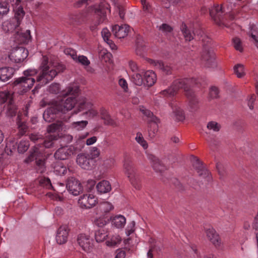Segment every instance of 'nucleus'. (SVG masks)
<instances>
[{
	"instance_id": "f03ea898",
	"label": "nucleus",
	"mask_w": 258,
	"mask_h": 258,
	"mask_svg": "<svg viewBox=\"0 0 258 258\" xmlns=\"http://www.w3.org/2000/svg\"><path fill=\"white\" fill-rule=\"evenodd\" d=\"M198 83L194 78L179 79L174 80L171 85L160 92L161 96L164 98H173L178 93L179 89H182L188 100V105L192 111L199 107V100L194 91L190 89L191 84Z\"/></svg>"
},
{
	"instance_id": "0eeeda50",
	"label": "nucleus",
	"mask_w": 258,
	"mask_h": 258,
	"mask_svg": "<svg viewBox=\"0 0 258 258\" xmlns=\"http://www.w3.org/2000/svg\"><path fill=\"white\" fill-rule=\"evenodd\" d=\"M30 139L36 143L35 146L29 152L28 159L24 161H43L42 157V149L41 148H49L53 144V141L57 139L55 134H50L47 138L44 139L39 134H32L30 135Z\"/></svg>"
},
{
	"instance_id": "4d7b16f0",
	"label": "nucleus",
	"mask_w": 258,
	"mask_h": 258,
	"mask_svg": "<svg viewBox=\"0 0 258 258\" xmlns=\"http://www.w3.org/2000/svg\"><path fill=\"white\" fill-rule=\"evenodd\" d=\"M94 223L98 227H102L106 225L107 221L103 218H99L95 220Z\"/></svg>"
},
{
	"instance_id": "aec40b11",
	"label": "nucleus",
	"mask_w": 258,
	"mask_h": 258,
	"mask_svg": "<svg viewBox=\"0 0 258 258\" xmlns=\"http://www.w3.org/2000/svg\"><path fill=\"white\" fill-rule=\"evenodd\" d=\"M206 234L209 241H210L215 247L220 246L221 241L219 234L213 228H210L206 230Z\"/></svg>"
},
{
	"instance_id": "ddd939ff",
	"label": "nucleus",
	"mask_w": 258,
	"mask_h": 258,
	"mask_svg": "<svg viewBox=\"0 0 258 258\" xmlns=\"http://www.w3.org/2000/svg\"><path fill=\"white\" fill-rule=\"evenodd\" d=\"M28 55V51L24 47L20 46L14 48L9 55V59L13 62L20 63Z\"/></svg>"
},
{
	"instance_id": "e2e57ef3",
	"label": "nucleus",
	"mask_w": 258,
	"mask_h": 258,
	"mask_svg": "<svg viewBox=\"0 0 258 258\" xmlns=\"http://www.w3.org/2000/svg\"><path fill=\"white\" fill-rule=\"evenodd\" d=\"M118 84L124 91H127L128 86L127 83L125 79L123 78L120 79L118 81Z\"/></svg>"
},
{
	"instance_id": "c756f323",
	"label": "nucleus",
	"mask_w": 258,
	"mask_h": 258,
	"mask_svg": "<svg viewBox=\"0 0 258 258\" xmlns=\"http://www.w3.org/2000/svg\"><path fill=\"white\" fill-rule=\"evenodd\" d=\"M123 167L124 172L129 179L137 174L136 169L132 162H125L123 164Z\"/></svg>"
},
{
	"instance_id": "6e6552de",
	"label": "nucleus",
	"mask_w": 258,
	"mask_h": 258,
	"mask_svg": "<svg viewBox=\"0 0 258 258\" xmlns=\"http://www.w3.org/2000/svg\"><path fill=\"white\" fill-rule=\"evenodd\" d=\"M40 73L36 78L38 85L32 90L33 94L37 92L38 89L52 81L57 75V72L52 67V63L49 61L48 56H43L42 62L39 67Z\"/></svg>"
},
{
	"instance_id": "20e7f679",
	"label": "nucleus",
	"mask_w": 258,
	"mask_h": 258,
	"mask_svg": "<svg viewBox=\"0 0 258 258\" xmlns=\"http://www.w3.org/2000/svg\"><path fill=\"white\" fill-rule=\"evenodd\" d=\"M180 29L186 41H190L195 38L203 42L204 48L201 53L202 63L207 68H215L217 66L215 54L210 51L208 46L210 39L204 33L203 30L198 28L191 31L184 23L182 24Z\"/></svg>"
},
{
	"instance_id": "f8f14e48",
	"label": "nucleus",
	"mask_w": 258,
	"mask_h": 258,
	"mask_svg": "<svg viewBox=\"0 0 258 258\" xmlns=\"http://www.w3.org/2000/svg\"><path fill=\"white\" fill-rule=\"evenodd\" d=\"M140 111L148 118L149 122V135L151 138L154 137L158 130V123L159 119L149 110L144 106H140Z\"/></svg>"
},
{
	"instance_id": "423d86ee",
	"label": "nucleus",
	"mask_w": 258,
	"mask_h": 258,
	"mask_svg": "<svg viewBox=\"0 0 258 258\" xmlns=\"http://www.w3.org/2000/svg\"><path fill=\"white\" fill-rule=\"evenodd\" d=\"M107 10L110 12L109 4L105 2H102L98 4L88 7L83 14L75 16L74 19L77 23H80L84 22L86 17H90L91 20L90 28L91 31H94L107 19Z\"/></svg>"
},
{
	"instance_id": "a19ab883",
	"label": "nucleus",
	"mask_w": 258,
	"mask_h": 258,
	"mask_svg": "<svg viewBox=\"0 0 258 258\" xmlns=\"http://www.w3.org/2000/svg\"><path fill=\"white\" fill-rule=\"evenodd\" d=\"M88 122L86 120L74 122L72 123V126L77 131L83 130L88 124Z\"/></svg>"
},
{
	"instance_id": "774afa93",
	"label": "nucleus",
	"mask_w": 258,
	"mask_h": 258,
	"mask_svg": "<svg viewBox=\"0 0 258 258\" xmlns=\"http://www.w3.org/2000/svg\"><path fill=\"white\" fill-rule=\"evenodd\" d=\"M97 138L95 136L88 139L86 140V144L88 146L92 145L96 142Z\"/></svg>"
},
{
	"instance_id": "a878e982",
	"label": "nucleus",
	"mask_w": 258,
	"mask_h": 258,
	"mask_svg": "<svg viewBox=\"0 0 258 258\" xmlns=\"http://www.w3.org/2000/svg\"><path fill=\"white\" fill-rule=\"evenodd\" d=\"M15 70L12 68L3 67L0 69V80L5 82L12 77Z\"/></svg>"
},
{
	"instance_id": "473e14b6",
	"label": "nucleus",
	"mask_w": 258,
	"mask_h": 258,
	"mask_svg": "<svg viewBox=\"0 0 258 258\" xmlns=\"http://www.w3.org/2000/svg\"><path fill=\"white\" fill-rule=\"evenodd\" d=\"M108 234L104 229H99L96 231L95 237L97 242H101L104 241L108 237Z\"/></svg>"
},
{
	"instance_id": "b1692460",
	"label": "nucleus",
	"mask_w": 258,
	"mask_h": 258,
	"mask_svg": "<svg viewBox=\"0 0 258 258\" xmlns=\"http://www.w3.org/2000/svg\"><path fill=\"white\" fill-rule=\"evenodd\" d=\"M148 62L155 66L157 68L161 70L167 75H169L171 73L172 69L171 67L164 64L162 61L149 59Z\"/></svg>"
},
{
	"instance_id": "2f4dec72",
	"label": "nucleus",
	"mask_w": 258,
	"mask_h": 258,
	"mask_svg": "<svg viewBox=\"0 0 258 258\" xmlns=\"http://www.w3.org/2000/svg\"><path fill=\"white\" fill-rule=\"evenodd\" d=\"M143 73V71L141 70V72H136L133 74L131 77L132 81L137 86H141L144 83V78L141 73Z\"/></svg>"
},
{
	"instance_id": "6ab92c4d",
	"label": "nucleus",
	"mask_w": 258,
	"mask_h": 258,
	"mask_svg": "<svg viewBox=\"0 0 258 258\" xmlns=\"http://www.w3.org/2000/svg\"><path fill=\"white\" fill-rule=\"evenodd\" d=\"M78 242L82 249L87 252L90 251L92 248V240L89 236L85 234H80L78 238Z\"/></svg>"
},
{
	"instance_id": "4c0bfd02",
	"label": "nucleus",
	"mask_w": 258,
	"mask_h": 258,
	"mask_svg": "<svg viewBox=\"0 0 258 258\" xmlns=\"http://www.w3.org/2000/svg\"><path fill=\"white\" fill-rule=\"evenodd\" d=\"M234 72L238 78H242L245 74L244 67L241 64H237L234 66Z\"/></svg>"
},
{
	"instance_id": "5fc2aeb1",
	"label": "nucleus",
	"mask_w": 258,
	"mask_h": 258,
	"mask_svg": "<svg viewBox=\"0 0 258 258\" xmlns=\"http://www.w3.org/2000/svg\"><path fill=\"white\" fill-rule=\"evenodd\" d=\"M101 35L104 39V40L107 42V41H109L110 40L109 39V37L110 36V33L109 31L107 28H104L102 29L101 31Z\"/></svg>"
},
{
	"instance_id": "bf43d9fd",
	"label": "nucleus",
	"mask_w": 258,
	"mask_h": 258,
	"mask_svg": "<svg viewBox=\"0 0 258 258\" xmlns=\"http://www.w3.org/2000/svg\"><path fill=\"white\" fill-rule=\"evenodd\" d=\"M256 99V96L255 95H251L249 98L248 99L247 104L250 109L252 110L253 108V103L254 102Z\"/></svg>"
},
{
	"instance_id": "338daca9",
	"label": "nucleus",
	"mask_w": 258,
	"mask_h": 258,
	"mask_svg": "<svg viewBox=\"0 0 258 258\" xmlns=\"http://www.w3.org/2000/svg\"><path fill=\"white\" fill-rule=\"evenodd\" d=\"M100 151L96 147H93L91 150V155L92 158H95L99 156Z\"/></svg>"
},
{
	"instance_id": "a211bd4d",
	"label": "nucleus",
	"mask_w": 258,
	"mask_h": 258,
	"mask_svg": "<svg viewBox=\"0 0 258 258\" xmlns=\"http://www.w3.org/2000/svg\"><path fill=\"white\" fill-rule=\"evenodd\" d=\"M166 99H169V104L170 106L171 107L173 112L176 117V119L178 120H182L184 119V113L182 109H180L177 105L176 103V101L174 98V97L173 98H166Z\"/></svg>"
},
{
	"instance_id": "de8ad7c7",
	"label": "nucleus",
	"mask_w": 258,
	"mask_h": 258,
	"mask_svg": "<svg viewBox=\"0 0 258 258\" xmlns=\"http://www.w3.org/2000/svg\"><path fill=\"white\" fill-rule=\"evenodd\" d=\"M60 86L59 84L54 83L51 85L49 88L48 91L53 94H57L60 91Z\"/></svg>"
},
{
	"instance_id": "13d9d810",
	"label": "nucleus",
	"mask_w": 258,
	"mask_h": 258,
	"mask_svg": "<svg viewBox=\"0 0 258 258\" xmlns=\"http://www.w3.org/2000/svg\"><path fill=\"white\" fill-rule=\"evenodd\" d=\"M63 149L60 148L58 149L54 154V157L56 159L58 160H63L64 159V154H61L63 152Z\"/></svg>"
},
{
	"instance_id": "49530a36",
	"label": "nucleus",
	"mask_w": 258,
	"mask_h": 258,
	"mask_svg": "<svg viewBox=\"0 0 258 258\" xmlns=\"http://www.w3.org/2000/svg\"><path fill=\"white\" fill-rule=\"evenodd\" d=\"M143 11L146 13H152L153 8L151 5L146 0H140Z\"/></svg>"
},
{
	"instance_id": "c9c22d12",
	"label": "nucleus",
	"mask_w": 258,
	"mask_h": 258,
	"mask_svg": "<svg viewBox=\"0 0 258 258\" xmlns=\"http://www.w3.org/2000/svg\"><path fill=\"white\" fill-rule=\"evenodd\" d=\"M121 242V238L118 235H113L110 240L106 241L108 246L114 247Z\"/></svg>"
},
{
	"instance_id": "4468645a",
	"label": "nucleus",
	"mask_w": 258,
	"mask_h": 258,
	"mask_svg": "<svg viewBox=\"0 0 258 258\" xmlns=\"http://www.w3.org/2000/svg\"><path fill=\"white\" fill-rule=\"evenodd\" d=\"M0 99L4 103L8 102L7 113L9 115L13 116L15 115L17 112V108L13 103V100L11 97L10 92L7 91L0 93Z\"/></svg>"
},
{
	"instance_id": "72a5a7b5",
	"label": "nucleus",
	"mask_w": 258,
	"mask_h": 258,
	"mask_svg": "<svg viewBox=\"0 0 258 258\" xmlns=\"http://www.w3.org/2000/svg\"><path fill=\"white\" fill-rule=\"evenodd\" d=\"M56 240L59 244H62L64 243V227L63 226H61L57 230Z\"/></svg>"
},
{
	"instance_id": "3c124183",
	"label": "nucleus",
	"mask_w": 258,
	"mask_h": 258,
	"mask_svg": "<svg viewBox=\"0 0 258 258\" xmlns=\"http://www.w3.org/2000/svg\"><path fill=\"white\" fill-rule=\"evenodd\" d=\"M209 96L211 98H217L219 96V90L218 89L215 87H212L210 88Z\"/></svg>"
},
{
	"instance_id": "4be33fe9",
	"label": "nucleus",
	"mask_w": 258,
	"mask_h": 258,
	"mask_svg": "<svg viewBox=\"0 0 258 258\" xmlns=\"http://www.w3.org/2000/svg\"><path fill=\"white\" fill-rule=\"evenodd\" d=\"M100 116L101 119L103 120L104 124L107 125H116L115 121L111 118L108 111L104 107H101L99 110Z\"/></svg>"
},
{
	"instance_id": "603ef678",
	"label": "nucleus",
	"mask_w": 258,
	"mask_h": 258,
	"mask_svg": "<svg viewBox=\"0 0 258 258\" xmlns=\"http://www.w3.org/2000/svg\"><path fill=\"white\" fill-rule=\"evenodd\" d=\"M88 5V0H79L74 4V7L76 8H81Z\"/></svg>"
},
{
	"instance_id": "052dcab7",
	"label": "nucleus",
	"mask_w": 258,
	"mask_h": 258,
	"mask_svg": "<svg viewBox=\"0 0 258 258\" xmlns=\"http://www.w3.org/2000/svg\"><path fill=\"white\" fill-rule=\"evenodd\" d=\"M129 252V249L118 250L115 258H125L126 252Z\"/></svg>"
},
{
	"instance_id": "0e129e2a",
	"label": "nucleus",
	"mask_w": 258,
	"mask_h": 258,
	"mask_svg": "<svg viewBox=\"0 0 258 258\" xmlns=\"http://www.w3.org/2000/svg\"><path fill=\"white\" fill-rule=\"evenodd\" d=\"M135 222L132 221L131 223L130 226L127 227V229H126L127 234L128 235L131 234L135 231Z\"/></svg>"
},
{
	"instance_id": "8fccbe9b",
	"label": "nucleus",
	"mask_w": 258,
	"mask_h": 258,
	"mask_svg": "<svg viewBox=\"0 0 258 258\" xmlns=\"http://www.w3.org/2000/svg\"><path fill=\"white\" fill-rule=\"evenodd\" d=\"M128 66L133 73L141 72V70L139 69L136 62L133 60H130L128 61Z\"/></svg>"
},
{
	"instance_id": "1a4fd4ad",
	"label": "nucleus",
	"mask_w": 258,
	"mask_h": 258,
	"mask_svg": "<svg viewBox=\"0 0 258 258\" xmlns=\"http://www.w3.org/2000/svg\"><path fill=\"white\" fill-rule=\"evenodd\" d=\"M37 74L34 69H29L23 72V77L17 78L14 82V89L15 93L23 95L33 86L35 79L33 77Z\"/></svg>"
},
{
	"instance_id": "cd10ccee",
	"label": "nucleus",
	"mask_w": 258,
	"mask_h": 258,
	"mask_svg": "<svg viewBox=\"0 0 258 258\" xmlns=\"http://www.w3.org/2000/svg\"><path fill=\"white\" fill-rule=\"evenodd\" d=\"M96 188L99 192L105 194L111 190V186L109 181L104 180L99 182L97 184Z\"/></svg>"
},
{
	"instance_id": "ea45409f",
	"label": "nucleus",
	"mask_w": 258,
	"mask_h": 258,
	"mask_svg": "<svg viewBox=\"0 0 258 258\" xmlns=\"http://www.w3.org/2000/svg\"><path fill=\"white\" fill-rule=\"evenodd\" d=\"M152 166L157 172H162L167 169L166 166L163 162H153Z\"/></svg>"
},
{
	"instance_id": "69168bd1",
	"label": "nucleus",
	"mask_w": 258,
	"mask_h": 258,
	"mask_svg": "<svg viewBox=\"0 0 258 258\" xmlns=\"http://www.w3.org/2000/svg\"><path fill=\"white\" fill-rule=\"evenodd\" d=\"M78 163L79 166L83 169L89 170L91 168L90 162H78Z\"/></svg>"
},
{
	"instance_id": "7ed1b4c3",
	"label": "nucleus",
	"mask_w": 258,
	"mask_h": 258,
	"mask_svg": "<svg viewBox=\"0 0 258 258\" xmlns=\"http://www.w3.org/2000/svg\"><path fill=\"white\" fill-rule=\"evenodd\" d=\"M17 123L18 132L15 134L16 131H14L11 133L10 139L7 143L4 150L0 148V160L9 159L8 157L12 155L14 151H16V148H17L18 153H24L28 150L30 146L29 141L23 140L21 141L17 145L15 140L20 138L28 131V126L25 120L22 118L21 115L18 114L17 118Z\"/></svg>"
},
{
	"instance_id": "9b49d317",
	"label": "nucleus",
	"mask_w": 258,
	"mask_h": 258,
	"mask_svg": "<svg viewBox=\"0 0 258 258\" xmlns=\"http://www.w3.org/2000/svg\"><path fill=\"white\" fill-rule=\"evenodd\" d=\"M25 12L21 9H19L15 14V17L2 24V29L6 32H13L20 30V24L25 15Z\"/></svg>"
},
{
	"instance_id": "e433bc0d",
	"label": "nucleus",
	"mask_w": 258,
	"mask_h": 258,
	"mask_svg": "<svg viewBox=\"0 0 258 258\" xmlns=\"http://www.w3.org/2000/svg\"><path fill=\"white\" fill-rule=\"evenodd\" d=\"M221 126L220 124L215 121H210L207 124V128L208 130L213 132H218L220 131Z\"/></svg>"
},
{
	"instance_id": "f704fd0d",
	"label": "nucleus",
	"mask_w": 258,
	"mask_h": 258,
	"mask_svg": "<svg viewBox=\"0 0 258 258\" xmlns=\"http://www.w3.org/2000/svg\"><path fill=\"white\" fill-rule=\"evenodd\" d=\"M131 181L133 186L137 189H140L141 188V179L140 176L137 173L134 176L130 178Z\"/></svg>"
},
{
	"instance_id": "680f3d73",
	"label": "nucleus",
	"mask_w": 258,
	"mask_h": 258,
	"mask_svg": "<svg viewBox=\"0 0 258 258\" xmlns=\"http://www.w3.org/2000/svg\"><path fill=\"white\" fill-rule=\"evenodd\" d=\"M36 170L37 172L41 173H43L45 171V167L44 163L45 162H36Z\"/></svg>"
},
{
	"instance_id": "bb28decb",
	"label": "nucleus",
	"mask_w": 258,
	"mask_h": 258,
	"mask_svg": "<svg viewBox=\"0 0 258 258\" xmlns=\"http://www.w3.org/2000/svg\"><path fill=\"white\" fill-rule=\"evenodd\" d=\"M193 166L197 170L199 176L205 178L209 175V171L207 169L202 162H194Z\"/></svg>"
},
{
	"instance_id": "58836bf2",
	"label": "nucleus",
	"mask_w": 258,
	"mask_h": 258,
	"mask_svg": "<svg viewBox=\"0 0 258 258\" xmlns=\"http://www.w3.org/2000/svg\"><path fill=\"white\" fill-rule=\"evenodd\" d=\"M10 11V4L7 2H0V16L7 15Z\"/></svg>"
},
{
	"instance_id": "37998d69",
	"label": "nucleus",
	"mask_w": 258,
	"mask_h": 258,
	"mask_svg": "<svg viewBox=\"0 0 258 258\" xmlns=\"http://www.w3.org/2000/svg\"><path fill=\"white\" fill-rule=\"evenodd\" d=\"M75 61L76 62L80 63L84 67H87L90 63V60L88 59V58L86 56L84 55L78 56L77 59L75 60Z\"/></svg>"
},
{
	"instance_id": "09e8293b",
	"label": "nucleus",
	"mask_w": 258,
	"mask_h": 258,
	"mask_svg": "<svg viewBox=\"0 0 258 258\" xmlns=\"http://www.w3.org/2000/svg\"><path fill=\"white\" fill-rule=\"evenodd\" d=\"M233 43L234 47L236 50L241 52L243 50L241 41L239 38L237 37L233 38Z\"/></svg>"
},
{
	"instance_id": "dca6fc26",
	"label": "nucleus",
	"mask_w": 258,
	"mask_h": 258,
	"mask_svg": "<svg viewBox=\"0 0 258 258\" xmlns=\"http://www.w3.org/2000/svg\"><path fill=\"white\" fill-rule=\"evenodd\" d=\"M97 199L92 194H86L80 197L78 203L82 208L90 209L96 205Z\"/></svg>"
},
{
	"instance_id": "c03bdc74",
	"label": "nucleus",
	"mask_w": 258,
	"mask_h": 258,
	"mask_svg": "<svg viewBox=\"0 0 258 258\" xmlns=\"http://www.w3.org/2000/svg\"><path fill=\"white\" fill-rule=\"evenodd\" d=\"M136 141L140 144L144 149H147L148 147V144L147 142L144 140L142 134L138 132L137 134L136 137Z\"/></svg>"
},
{
	"instance_id": "9d476101",
	"label": "nucleus",
	"mask_w": 258,
	"mask_h": 258,
	"mask_svg": "<svg viewBox=\"0 0 258 258\" xmlns=\"http://www.w3.org/2000/svg\"><path fill=\"white\" fill-rule=\"evenodd\" d=\"M210 15L215 23L219 26L229 27L228 22L233 21L235 16L232 13L224 14L221 6L217 5L210 10Z\"/></svg>"
},
{
	"instance_id": "c85d7f7f",
	"label": "nucleus",
	"mask_w": 258,
	"mask_h": 258,
	"mask_svg": "<svg viewBox=\"0 0 258 258\" xmlns=\"http://www.w3.org/2000/svg\"><path fill=\"white\" fill-rule=\"evenodd\" d=\"M112 224L117 228H122L126 222L125 218L122 215H117L111 218Z\"/></svg>"
},
{
	"instance_id": "a18cd8bd",
	"label": "nucleus",
	"mask_w": 258,
	"mask_h": 258,
	"mask_svg": "<svg viewBox=\"0 0 258 258\" xmlns=\"http://www.w3.org/2000/svg\"><path fill=\"white\" fill-rule=\"evenodd\" d=\"M8 4H10L13 7V11L15 12V14L17 12V11L21 9L22 10L23 8L20 5L21 1L20 0H8Z\"/></svg>"
},
{
	"instance_id": "79ce46f5",
	"label": "nucleus",
	"mask_w": 258,
	"mask_h": 258,
	"mask_svg": "<svg viewBox=\"0 0 258 258\" xmlns=\"http://www.w3.org/2000/svg\"><path fill=\"white\" fill-rule=\"evenodd\" d=\"M39 184L41 186L47 189L53 188L50 180L48 178L43 177L41 178L39 180Z\"/></svg>"
},
{
	"instance_id": "6e6d98bb",
	"label": "nucleus",
	"mask_w": 258,
	"mask_h": 258,
	"mask_svg": "<svg viewBox=\"0 0 258 258\" xmlns=\"http://www.w3.org/2000/svg\"><path fill=\"white\" fill-rule=\"evenodd\" d=\"M159 30H161L162 32L164 33H170L172 31V27L167 24H162L160 27Z\"/></svg>"
},
{
	"instance_id": "f257e3e1",
	"label": "nucleus",
	"mask_w": 258,
	"mask_h": 258,
	"mask_svg": "<svg viewBox=\"0 0 258 258\" xmlns=\"http://www.w3.org/2000/svg\"><path fill=\"white\" fill-rule=\"evenodd\" d=\"M79 87L77 83H74L66 88V110H70L77 105V110H74L73 113L86 110L84 114L89 118L97 116L98 112L93 107V104L87 102L85 98L79 97Z\"/></svg>"
},
{
	"instance_id": "7c9ffc66",
	"label": "nucleus",
	"mask_w": 258,
	"mask_h": 258,
	"mask_svg": "<svg viewBox=\"0 0 258 258\" xmlns=\"http://www.w3.org/2000/svg\"><path fill=\"white\" fill-rule=\"evenodd\" d=\"M113 205L109 202H105L100 203L97 209L98 212L102 214H105L113 209Z\"/></svg>"
},
{
	"instance_id": "2eb2a0df",
	"label": "nucleus",
	"mask_w": 258,
	"mask_h": 258,
	"mask_svg": "<svg viewBox=\"0 0 258 258\" xmlns=\"http://www.w3.org/2000/svg\"><path fill=\"white\" fill-rule=\"evenodd\" d=\"M70 194L73 196H78L83 191V187L80 181L74 177L69 178L66 184Z\"/></svg>"
},
{
	"instance_id": "864d4df0",
	"label": "nucleus",
	"mask_w": 258,
	"mask_h": 258,
	"mask_svg": "<svg viewBox=\"0 0 258 258\" xmlns=\"http://www.w3.org/2000/svg\"><path fill=\"white\" fill-rule=\"evenodd\" d=\"M66 54L70 55L75 61L78 57L76 51L70 48H66Z\"/></svg>"
},
{
	"instance_id": "5701e85b",
	"label": "nucleus",
	"mask_w": 258,
	"mask_h": 258,
	"mask_svg": "<svg viewBox=\"0 0 258 258\" xmlns=\"http://www.w3.org/2000/svg\"><path fill=\"white\" fill-rule=\"evenodd\" d=\"M136 53L138 55L143 56L146 51V46L143 37L138 35L136 40Z\"/></svg>"
},
{
	"instance_id": "39448f33",
	"label": "nucleus",
	"mask_w": 258,
	"mask_h": 258,
	"mask_svg": "<svg viewBox=\"0 0 258 258\" xmlns=\"http://www.w3.org/2000/svg\"><path fill=\"white\" fill-rule=\"evenodd\" d=\"M64 93L62 92L60 95L53 101L52 106L47 108L43 113V119L48 122H50L54 120H56V123L50 125L47 131L49 133H53L56 132H59L62 131L63 125V121L59 120L57 119L58 117H61V119L64 118Z\"/></svg>"
},
{
	"instance_id": "393cba45",
	"label": "nucleus",
	"mask_w": 258,
	"mask_h": 258,
	"mask_svg": "<svg viewBox=\"0 0 258 258\" xmlns=\"http://www.w3.org/2000/svg\"><path fill=\"white\" fill-rule=\"evenodd\" d=\"M16 38L20 43L27 44L31 39L30 31L27 30L25 32H20L18 30L16 32Z\"/></svg>"
},
{
	"instance_id": "412c9836",
	"label": "nucleus",
	"mask_w": 258,
	"mask_h": 258,
	"mask_svg": "<svg viewBox=\"0 0 258 258\" xmlns=\"http://www.w3.org/2000/svg\"><path fill=\"white\" fill-rule=\"evenodd\" d=\"M143 84L148 87L152 86L156 82V74L152 71H147L144 72Z\"/></svg>"
},
{
	"instance_id": "f3484780",
	"label": "nucleus",
	"mask_w": 258,
	"mask_h": 258,
	"mask_svg": "<svg viewBox=\"0 0 258 258\" xmlns=\"http://www.w3.org/2000/svg\"><path fill=\"white\" fill-rule=\"evenodd\" d=\"M130 29V26L126 24L115 25L112 27V32L116 37L121 39L127 36Z\"/></svg>"
}]
</instances>
